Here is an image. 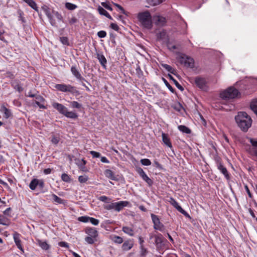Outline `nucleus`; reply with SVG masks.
<instances>
[{"mask_svg":"<svg viewBox=\"0 0 257 257\" xmlns=\"http://www.w3.org/2000/svg\"><path fill=\"white\" fill-rule=\"evenodd\" d=\"M97 59L102 66L105 67L106 64V59L103 55H97Z\"/></svg>","mask_w":257,"mask_h":257,"instance_id":"obj_29","label":"nucleus"},{"mask_svg":"<svg viewBox=\"0 0 257 257\" xmlns=\"http://www.w3.org/2000/svg\"><path fill=\"white\" fill-rule=\"evenodd\" d=\"M54 15L58 20H59V21H62L63 17L62 15L60 14H59L58 12H55Z\"/></svg>","mask_w":257,"mask_h":257,"instance_id":"obj_52","label":"nucleus"},{"mask_svg":"<svg viewBox=\"0 0 257 257\" xmlns=\"http://www.w3.org/2000/svg\"><path fill=\"white\" fill-rule=\"evenodd\" d=\"M164 80L165 82L166 83V85L168 86V87L169 88V89L171 91H173V88H172V87L171 86V85H170V84H169V83L167 82V81L165 79H164Z\"/></svg>","mask_w":257,"mask_h":257,"instance_id":"obj_64","label":"nucleus"},{"mask_svg":"<svg viewBox=\"0 0 257 257\" xmlns=\"http://www.w3.org/2000/svg\"><path fill=\"white\" fill-rule=\"evenodd\" d=\"M136 171L143 180H144L149 186H152L153 184V180L147 176L142 168L141 167L137 168Z\"/></svg>","mask_w":257,"mask_h":257,"instance_id":"obj_9","label":"nucleus"},{"mask_svg":"<svg viewBox=\"0 0 257 257\" xmlns=\"http://www.w3.org/2000/svg\"><path fill=\"white\" fill-rule=\"evenodd\" d=\"M101 161L103 163H109V161L105 157H101Z\"/></svg>","mask_w":257,"mask_h":257,"instance_id":"obj_58","label":"nucleus"},{"mask_svg":"<svg viewBox=\"0 0 257 257\" xmlns=\"http://www.w3.org/2000/svg\"><path fill=\"white\" fill-rule=\"evenodd\" d=\"M99 200L102 202L108 203L109 201L111 200V199L107 197L106 196H101L99 197Z\"/></svg>","mask_w":257,"mask_h":257,"instance_id":"obj_42","label":"nucleus"},{"mask_svg":"<svg viewBox=\"0 0 257 257\" xmlns=\"http://www.w3.org/2000/svg\"><path fill=\"white\" fill-rule=\"evenodd\" d=\"M55 88L57 90L63 92H69L74 93L77 92L75 87L69 84L67 85L64 83L57 84L55 85Z\"/></svg>","mask_w":257,"mask_h":257,"instance_id":"obj_6","label":"nucleus"},{"mask_svg":"<svg viewBox=\"0 0 257 257\" xmlns=\"http://www.w3.org/2000/svg\"><path fill=\"white\" fill-rule=\"evenodd\" d=\"M21 235L17 232H15L13 234V238L17 247L20 249L22 252H24V248L21 244Z\"/></svg>","mask_w":257,"mask_h":257,"instance_id":"obj_12","label":"nucleus"},{"mask_svg":"<svg viewBox=\"0 0 257 257\" xmlns=\"http://www.w3.org/2000/svg\"><path fill=\"white\" fill-rule=\"evenodd\" d=\"M70 104L72 108H80L82 106L81 104L75 101H71Z\"/></svg>","mask_w":257,"mask_h":257,"instance_id":"obj_39","label":"nucleus"},{"mask_svg":"<svg viewBox=\"0 0 257 257\" xmlns=\"http://www.w3.org/2000/svg\"><path fill=\"white\" fill-rule=\"evenodd\" d=\"M60 141V138L58 137H56L55 136H53L52 137V139L51 140V142L52 144L57 145Z\"/></svg>","mask_w":257,"mask_h":257,"instance_id":"obj_45","label":"nucleus"},{"mask_svg":"<svg viewBox=\"0 0 257 257\" xmlns=\"http://www.w3.org/2000/svg\"><path fill=\"white\" fill-rule=\"evenodd\" d=\"M65 7L69 10H74L77 8V6L73 4L70 3H66Z\"/></svg>","mask_w":257,"mask_h":257,"instance_id":"obj_32","label":"nucleus"},{"mask_svg":"<svg viewBox=\"0 0 257 257\" xmlns=\"http://www.w3.org/2000/svg\"><path fill=\"white\" fill-rule=\"evenodd\" d=\"M71 72L72 74L80 81L85 80V79L81 76L80 73L79 72L76 66H72L71 67Z\"/></svg>","mask_w":257,"mask_h":257,"instance_id":"obj_15","label":"nucleus"},{"mask_svg":"<svg viewBox=\"0 0 257 257\" xmlns=\"http://www.w3.org/2000/svg\"><path fill=\"white\" fill-rule=\"evenodd\" d=\"M38 179H34L31 181V182L29 184V187L31 190H35L36 187L38 186Z\"/></svg>","mask_w":257,"mask_h":257,"instance_id":"obj_28","label":"nucleus"},{"mask_svg":"<svg viewBox=\"0 0 257 257\" xmlns=\"http://www.w3.org/2000/svg\"><path fill=\"white\" fill-rule=\"evenodd\" d=\"M37 244L44 250H48L50 248V245L45 241H43L40 239H37Z\"/></svg>","mask_w":257,"mask_h":257,"instance_id":"obj_21","label":"nucleus"},{"mask_svg":"<svg viewBox=\"0 0 257 257\" xmlns=\"http://www.w3.org/2000/svg\"><path fill=\"white\" fill-rule=\"evenodd\" d=\"M137 18L143 27L148 30L153 28L152 17L148 11L138 13Z\"/></svg>","mask_w":257,"mask_h":257,"instance_id":"obj_2","label":"nucleus"},{"mask_svg":"<svg viewBox=\"0 0 257 257\" xmlns=\"http://www.w3.org/2000/svg\"><path fill=\"white\" fill-rule=\"evenodd\" d=\"M170 203L180 213L187 217H190L188 213L185 211L179 204V203L173 198H170Z\"/></svg>","mask_w":257,"mask_h":257,"instance_id":"obj_10","label":"nucleus"},{"mask_svg":"<svg viewBox=\"0 0 257 257\" xmlns=\"http://www.w3.org/2000/svg\"><path fill=\"white\" fill-rule=\"evenodd\" d=\"M90 154L92 155V156L94 158H99L100 156V154L99 153L94 151H91L90 152Z\"/></svg>","mask_w":257,"mask_h":257,"instance_id":"obj_48","label":"nucleus"},{"mask_svg":"<svg viewBox=\"0 0 257 257\" xmlns=\"http://www.w3.org/2000/svg\"><path fill=\"white\" fill-rule=\"evenodd\" d=\"M141 163L144 166H150L151 165V161L148 159H143L141 160Z\"/></svg>","mask_w":257,"mask_h":257,"instance_id":"obj_40","label":"nucleus"},{"mask_svg":"<svg viewBox=\"0 0 257 257\" xmlns=\"http://www.w3.org/2000/svg\"><path fill=\"white\" fill-rule=\"evenodd\" d=\"M88 177L87 175L80 176L78 177V181L81 183H86L88 180Z\"/></svg>","mask_w":257,"mask_h":257,"instance_id":"obj_35","label":"nucleus"},{"mask_svg":"<svg viewBox=\"0 0 257 257\" xmlns=\"http://www.w3.org/2000/svg\"><path fill=\"white\" fill-rule=\"evenodd\" d=\"M102 5L105 8H106L108 10H109V11L112 10V9L111 8V7L110 6V5L109 4H105V3H102Z\"/></svg>","mask_w":257,"mask_h":257,"instance_id":"obj_54","label":"nucleus"},{"mask_svg":"<svg viewBox=\"0 0 257 257\" xmlns=\"http://www.w3.org/2000/svg\"><path fill=\"white\" fill-rule=\"evenodd\" d=\"M87 236L85 238V241L89 244H92L97 241L98 232L95 228L86 227L84 230Z\"/></svg>","mask_w":257,"mask_h":257,"instance_id":"obj_3","label":"nucleus"},{"mask_svg":"<svg viewBox=\"0 0 257 257\" xmlns=\"http://www.w3.org/2000/svg\"><path fill=\"white\" fill-rule=\"evenodd\" d=\"M98 10V11L99 12V13L101 15H103V16H105L106 17H107V18L110 19V20H112V17H111V16L108 14V13L103 8L101 7H99L97 9Z\"/></svg>","mask_w":257,"mask_h":257,"instance_id":"obj_26","label":"nucleus"},{"mask_svg":"<svg viewBox=\"0 0 257 257\" xmlns=\"http://www.w3.org/2000/svg\"><path fill=\"white\" fill-rule=\"evenodd\" d=\"M11 210V208H7L4 212V214H6V215H8L9 216H11L10 214H9V213L10 212Z\"/></svg>","mask_w":257,"mask_h":257,"instance_id":"obj_61","label":"nucleus"},{"mask_svg":"<svg viewBox=\"0 0 257 257\" xmlns=\"http://www.w3.org/2000/svg\"><path fill=\"white\" fill-rule=\"evenodd\" d=\"M141 248V254L142 256H145L147 252V249L145 248L144 246V245H141L140 246Z\"/></svg>","mask_w":257,"mask_h":257,"instance_id":"obj_47","label":"nucleus"},{"mask_svg":"<svg viewBox=\"0 0 257 257\" xmlns=\"http://www.w3.org/2000/svg\"><path fill=\"white\" fill-rule=\"evenodd\" d=\"M7 77L11 78V79H13L15 78V76L12 73H11V72H8L7 73Z\"/></svg>","mask_w":257,"mask_h":257,"instance_id":"obj_60","label":"nucleus"},{"mask_svg":"<svg viewBox=\"0 0 257 257\" xmlns=\"http://www.w3.org/2000/svg\"><path fill=\"white\" fill-rule=\"evenodd\" d=\"M61 179L65 182L69 183L71 182V178L70 176L66 173H63L62 174Z\"/></svg>","mask_w":257,"mask_h":257,"instance_id":"obj_33","label":"nucleus"},{"mask_svg":"<svg viewBox=\"0 0 257 257\" xmlns=\"http://www.w3.org/2000/svg\"><path fill=\"white\" fill-rule=\"evenodd\" d=\"M89 221L91 222L93 225H97L99 224V221L98 219L93 218L89 217Z\"/></svg>","mask_w":257,"mask_h":257,"instance_id":"obj_43","label":"nucleus"},{"mask_svg":"<svg viewBox=\"0 0 257 257\" xmlns=\"http://www.w3.org/2000/svg\"><path fill=\"white\" fill-rule=\"evenodd\" d=\"M77 21V19L75 17H73L70 20L69 23L70 24H73L74 23H76Z\"/></svg>","mask_w":257,"mask_h":257,"instance_id":"obj_57","label":"nucleus"},{"mask_svg":"<svg viewBox=\"0 0 257 257\" xmlns=\"http://www.w3.org/2000/svg\"><path fill=\"white\" fill-rule=\"evenodd\" d=\"M112 240L116 243L120 244L123 242V239L121 237L114 235Z\"/></svg>","mask_w":257,"mask_h":257,"instance_id":"obj_34","label":"nucleus"},{"mask_svg":"<svg viewBox=\"0 0 257 257\" xmlns=\"http://www.w3.org/2000/svg\"><path fill=\"white\" fill-rule=\"evenodd\" d=\"M97 36L100 38H103L106 37V33L104 31H100L97 33Z\"/></svg>","mask_w":257,"mask_h":257,"instance_id":"obj_46","label":"nucleus"},{"mask_svg":"<svg viewBox=\"0 0 257 257\" xmlns=\"http://www.w3.org/2000/svg\"><path fill=\"white\" fill-rule=\"evenodd\" d=\"M104 174L105 176L112 180L116 181L117 180L115 173L110 169H106L104 171Z\"/></svg>","mask_w":257,"mask_h":257,"instance_id":"obj_17","label":"nucleus"},{"mask_svg":"<svg viewBox=\"0 0 257 257\" xmlns=\"http://www.w3.org/2000/svg\"><path fill=\"white\" fill-rule=\"evenodd\" d=\"M216 166L220 172L224 176L225 178L227 180H229L230 179V175L227 169L220 162H217Z\"/></svg>","mask_w":257,"mask_h":257,"instance_id":"obj_14","label":"nucleus"},{"mask_svg":"<svg viewBox=\"0 0 257 257\" xmlns=\"http://www.w3.org/2000/svg\"><path fill=\"white\" fill-rule=\"evenodd\" d=\"M122 230L123 231V232L127 234V235H128L130 236H133L134 235V234H135L134 230L131 227L126 226H123L122 228Z\"/></svg>","mask_w":257,"mask_h":257,"instance_id":"obj_20","label":"nucleus"},{"mask_svg":"<svg viewBox=\"0 0 257 257\" xmlns=\"http://www.w3.org/2000/svg\"><path fill=\"white\" fill-rule=\"evenodd\" d=\"M162 141H163L164 144L165 145H166L167 147L170 148V149H172V148H173L172 145V143L170 141V139L169 138L168 136L165 133H162Z\"/></svg>","mask_w":257,"mask_h":257,"instance_id":"obj_18","label":"nucleus"},{"mask_svg":"<svg viewBox=\"0 0 257 257\" xmlns=\"http://www.w3.org/2000/svg\"><path fill=\"white\" fill-rule=\"evenodd\" d=\"M239 92L233 87H230L220 93V97L223 99H233L238 96Z\"/></svg>","mask_w":257,"mask_h":257,"instance_id":"obj_5","label":"nucleus"},{"mask_svg":"<svg viewBox=\"0 0 257 257\" xmlns=\"http://www.w3.org/2000/svg\"><path fill=\"white\" fill-rule=\"evenodd\" d=\"M89 217L88 216H80L78 217V220L80 222L86 223L89 222Z\"/></svg>","mask_w":257,"mask_h":257,"instance_id":"obj_44","label":"nucleus"},{"mask_svg":"<svg viewBox=\"0 0 257 257\" xmlns=\"http://www.w3.org/2000/svg\"><path fill=\"white\" fill-rule=\"evenodd\" d=\"M53 107L56 109L60 113L63 114L66 111L67 108L62 104L58 102H53L52 103Z\"/></svg>","mask_w":257,"mask_h":257,"instance_id":"obj_16","label":"nucleus"},{"mask_svg":"<svg viewBox=\"0 0 257 257\" xmlns=\"http://www.w3.org/2000/svg\"><path fill=\"white\" fill-rule=\"evenodd\" d=\"M179 61L181 64L185 66L193 68L194 65V61L193 58L186 55H182L180 57Z\"/></svg>","mask_w":257,"mask_h":257,"instance_id":"obj_7","label":"nucleus"},{"mask_svg":"<svg viewBox=\"0 0 257 257\" xmlns=\"http://www.w3.org/2000/svg\"><path fill=\"white\" fill-rule=\"evenodd\" d=\"M129 204V202L126 201H121L117 202H110L104 205L103 208L107 210H114L117 212H119L124 207L128 206Z\"/></svg>","mask_w":257,"mask_h":257,"instance_id":"obj_4","label":"nucleus"},{"mask_svg":"<svg viewBox=\"0 0 257 257\" xmlns=\"http://www.w3.org/2000/svg\"><path fill=\"white\" fill-rule=\"evenodd\" d=\"M249 142L251 143L253 147V148L250 150V153L252 155H254L256 157L253 151L254 150H257V139L253 138H249Z\"/></svg>","mask_w":257,"mask_h":257,"instance_id":"obj_22","label":"nucleus"},{"mask_svg":"<svg viewBox=\"0 0 257 257\" xmlns=\"http://www.w3.org/2000/svg\"><path fill=\"white\" fill-rule=\"evenodd\" d=\"M43 102H39V101H38V102H33L32 105L34 106H36V105H37V106H39L40 108H44V109H45V108H46V106L43 104Z\"/></svg>","mask_w":257,"mask_h":257,"instance_id":"obj_38","label":"nucleus"},{"mask_svg":"<svg viewBox=\"0 0 257 257\" xmlns=\"http://www.w3.org/2000/svg\"><path fill=\"white\" fill-rule=\"evenodd\" d=\"M24 2L26 3L31 8L34 10L38 11V8L37 6L36 3L33 0H23Z\"/></svg>","mask_w":257,"mask_h":257,"instance_id":"obj_27","label":"nucleus"},{"mask_svg":"<svg viewBox=\"0 0 257 257\" xmlns=\"http://www.w3.org/2000/svg\"><path fill=\"white\" fill-rule=\"evenodd\" d=\"M3 34H4V32L0 31V40L4 41V42H6V41L3 36Z\"/></svg>","mask_w":257,"mask_h":257,"instance_id":"obj_62","label":"nucleus"},{"mask_svg":"<svg viewBox=\"0 0 257 257\" xmlns=\"http://www.w3.org/2000/svg\"><path fill=\"white\" fill-rule=\"evenodd\" d=\"M178 129L179 131L183 133H185L186 134H190L191 133L190 130L187 127V126L183 125H180L178 126Z\"/></svg>","mask_w":257,"mask_h":257,"instance_id":"obj_30","label":"nucleus"},{"mask_svg":"<svg viewBox=\"0 0 257 257\" xmlns=\"http://www.w3.org/2000/svg\"><path fill=\"white\" fill-rule=\"evenodd\" d=\"M35 98H36V100L35 101H34L33 102H38V101L44 102V101H45L44 98L40 95L36 96Z\"/></svg>","mask_w":257,"mask_h":257,"instance_id":"obj_49","label":"nucleus"},{"mask_svg":"<svg viewBox=\"0 0 257 257\" xmlns=\"http://www.w3.org/2000/svg\"><path fill=\"white\" fill-rule=\"evenodd\" d=\"M110 27L112 29H113L115 31H117L118 30V27L116 24H114V23L111 24Z\"/></svg>","mask_w":257,"mask_h":257,"instance_id":"obj_55","label":"nucleus"},{"mask_svg":"<svg viewBox=\"0 0 257 257\" xmlns=\"http://www.w3.org/2000/svg\"><path fill=\"white\" fill-rule=\"evenodd\" d=\"M151 216L154 223V229L162 231L164 229V225L160 222L158 216L154 214H151Z\"/></svg>","mask_w":257,"mask_h":257,"instance_id":"obj_8","label":"nucleus"},{"mask_svg":"<svg viewBox=\"0 0 257 257\" xmlns=\"http://www.w3.org/2000/svg\"><path fill=\"white\" fill-rule=\"evenodd\" d=\"M52 197L55 202L59 204H63L64 203L63 200L61 198L57 196L56 195L53 194L52 195Z\"/></svg>","mask_w":257,"mask_h":257,"instance_id":"obj_37","label":"nucleus"},{"mask_svg":"<svg viewBox=\"0 0 257 257\" xmlns=\"http://www.w3.org/2000/svg\"><path fill=\"white\" fill-rule=\"evenodd\" d=\"M153 20L155 22V24L159 26H165L167 22L166 18L159 15L154 16Z\"/></svg>","mask_w":257,"mask_h":257,"instance_id":"obj_11","label":"nucleus"},{"mask_svg":"<svg viewBox=\"0 0 257 257\" xmlns=\"http://www.w3.org/2000/svg\"><path fill=\"white\" fill-rule=\"evenodd\" d=\"M165 0H147L148 3L153 6H156L162 3Z\"/></svg>","mask_w":257,"mask_h":257,"instance_id":"obj_36","label":"nucleus"},{"mask_svg":"<svg viewBox=\"0 0 257 257\" xmlns=\"http://www.w3.org/2000/svg\"><path fill=\"white\" fill-rule=\"evenodd\" d=\"M173 108L177 111H180L182 108V106L180 103H176L174 105Z\"/></svg>","mask_w":257,"mask_h":257,"instance_id":"obj_50","label":"nucleus"},{"mask_svg":"<svg viewBox=\"0 0 257 257\" xmlns=\"http://www.w3.org/2000/svg\"><path fill=\"white\" fill-rule=\"evenodd\" d=\"M235 119L238 126L244 132H246L251 125V118L245 112H238Z\"/></svg>","mask_w":257,"mask_h":257,"instance_id":"obj_1","label":"nucleus"},{"mask_svg":"<svg viewBox=\"0 0 257 257\" xmlns=\"http://www.w3.org/2000/svg\"><path fill=\"white\" fill-rule=\"evenodd\" d=\"M61 42L63 44L67 46L69 45V42L68 38L66 37H62L60 38Z\"/></svg>","mask_w":257,"mask_h":257,"instance_id":"obj_41","label":"nucleus"},{"mask_svg":"<svg viewBox=\"0 0 257 257\" xmlns=\"http://www.w3.org/2000/svg\"><path fill=\"white\" fill-rule=\"evenodd\" d=\"M162 66L169 72L174 74L175 70L170 65L166 64H162Z\"/></svg>","mask_w":257,"mask_h":257,"instance_id":"obj_31","label":"nucleus"},{"mask_svg":"<svg viewBox=\"0 0 257 257\" xmlns=\"http://www.w3.org/2000/svg\"><path fill=\"white\" fill-rule=\"evenodd\" d=\"M63 115L66 117L70 118H76L78 117V115L76 112L74 111H69L67 108L66 109Z\"/></svg>","mask_w":257,"mask_h":257,"instance_id":"obj_23","label":"nucleus"},{"mask_svg":"<svg viewBox=\"0 0 257 257\" xmlns=\"http://www.w3.org/2000/svg\"><path fill=\"white\" fill-rule=\"evenodd\" d=\"M1 111L2 113H4V117L6 118H9L12 115V113H11V111L9 109H8L6 107H5V106H2L1 108Z\"/></svg>","mask_w":257,"mask_h":257,"instance_id":"obj_24","label":"nucleus"},{"mask_svg":"<svg viewBox=\"0 0 257 257\" xmlns=\"http://www.w3.org/2000/svg\"><path fill=\"white\" fill-rule=\"evenodd\" d=\"M10 220L4 216V215H0V224H2L6 226H9L10 224Z\"/></svg>","mask_w":257,"mask_h":257,"instance_id":"obj_25","label":"nucleus"},{"mask_svg":"<svg viewBox=\"0 0 257 257\" xmlns=\"http://www.w3.org/2000/svg\"><path fill=\"white\" fill-rule=\"evenodd\" d=\"M58 244L61 247H64L66 248H68L69 247L68 243L65 241L59 242Z\"/></svg>","mask_w":257,"mask_h":257,"instance_id":"obj_51","label":"nucleus"},{"mask_svg":"<svg viewBox=\"0 0 257 257\" xmlns=\"http://www.w3.org/2000/svg\"><path fill=\"white\" fill-rule=\"evenodd\" d=\"M115 6L117 8H118V9L120 11H121V13H122V14H125V11H124V10L123 9V8L121 6H120V5H118V4H115Z\"/></svg>","mask_w":257,"mask_h":257,"instance_id":"obj_56","label":"nucleus"},{"mask_svg":"<svg viewBox=\"0 0 257 257\" xmlns=\"http://www.w3.org/2000/svg\"><path fill=\"white\" fill-rule=\"evenodd\" d=\"M51 169L50 168L45 169L44 170V173L46 175L49 174L51 173Z\"/></svg>","mask_w":257,"mask_h":257,"instance_id":"obj_59","label":"nucleus"},{"mask_svg":"<svg viewBox=\"0 0 257 257\" xmlns=\"http://www.w3.org/2000/svg\"><path fill=\"white\" fill-rule=\"evenodd\" d=\"M38 186L40 188H43L44 187V182L42 180H38Z\"/></svg>","mask_w":257,"mask_h":257,"instance_id":"obj_53","label":"nucleus"},{"mask_svg":"<svg viewBox=\"0 0 257 257\" xmlns=\"http://www.w3.org/2000/svg\"><path fill=\"white\" fill-rule=\"evenodd\" d=\"M134 245L133 241L131 240L125 241L122 245V249L124 251H127L131 249Z\"/></svg>","mask_w":257,"mask_h":257,"instance_id":"obj_19","label":"nucleus"},{"mask_svg":"<svg viewBox=\"0 0 257 257\" xmlns=\"http://www.w3.org/2000/svg\"><path fill=\"white\" fill-rule=\"evenodd\" d=\"M195 83L199 88L204 90L207 89L206 81L204 78L197 77L195 78Z\"/></svg>","mask_w":257,"mask_h":257,"instance_id":"obj_13","label":"nucleus"},{"mask_svg":"<svg viewBox=\"0 0 257 257\" xmlns=\"http://www.w3.org/2000/svg\"><path fill=\"white\" fill-rule=\"evenodd\" d=\"M139 242H140V246L141 245H143V243L144 242V240L143 238L142 237H139Z\"/></svg>","mask_w":257,"mask_h":257,"instance_id":"obj_63","label":"nucleus"}]
</instances>
